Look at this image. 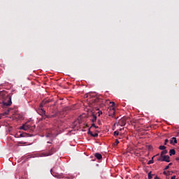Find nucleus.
<instances>
[{"label":"nucleus","mask_w":179,"mask_h":179,"mask_svg":"<svg viewBox=\"0 0 179 179\" xmlns=\"http://www.w3.org/2000/svg\"><path fill=\"white\" fill-rule=\"evenodd\" d=\"M153 178V175L152 174V172L148 173V179Z\"/></svg>","instance_id":"4468645a"},{"label":"nucleus","mask_w":179,"mask_h":179,"mask_svg":"<svg viewBox=\"0 0 179 179\" xmlns=\"http://www.w3.org/2000/svg\"><path fill=\"white\" fill-rule=\"evenodd\" d=\"M52 171H54V169H51V170H50V172H52Z\"/></svg>","instance_id":"5701e85b"},{"label":"nucleus","mask_w":179,"mask_h":179,"mask_svg":"<svg viewBox=\"0 0 179 179\" xmlns=\"http://www.w3.org/2000/svg\"><path fill=\"white\" fill-rule=\"evenodd\" d=\"M0 104H3L4 107H9L12 105V96L8 95L5 91L0 92Z\"/></svg>","instance_id":"f257e3e1"},{"label":"nucleus","mask_w":179,"mask_h":179,"mask_svg":"<svg viewBox=\"0 0 179 179\" xmlns=\"http://www.w3.org/2000/svg\"><path fill=\"white\" fill-rule=\"evenodd\" d=\"M97 120V116H96V115H92V122H96V121Z\"/></svg>","instance_id":"9d476101"},{"label":"nucleus","mask_w":179,"mask_h":179,"mask_svg":"<svg viewBox=\"0 0 179 179\" xmlns=\"http://www.w3.org/2000/svg\"><path fill=\"white\" fill-rule=\"evenodd\" d=\"M169 155H170V156H173V155H176V150L174 149L170 150Z\"/></svg>","instance_id":"1a4fd4ad"},{"label":"nucleus","mask_w":179,"mask_h":179,"mask_svg":"<svg viewBox=\"0 0 179 179\" xmlns=\"http://www.w3.org/2000/svg\"><path fill=\"white\" fill-rule=\"evenodd\" d=\"M45 103H48V101H43L42 103L40 104V108L38 110V114L41 115H45V110L43 109V104H45Z\"/></svg>","instance_id":"f03ea898"},{"label":"nucleus","mask_w":179,"mask_h":179,"mask_svg":"<svg viewBox=\"0 0 179 179\" xmlns=\"http://www.w3.org/2000/svg\"><path fill=\"white\" fill-rule=\"evenodd\" d=\"M152 163H153V162L152 160H150L148 162L149 164H152Z\"/></svg>","instance_id":"6ab92c4d"},{"label":"nucleus","mask_w":179,"mask_h":179,"mask_svg":"<svg viewBox=\"0 0 179 179\" xmlns=\"http://www.w3.org/2000/svg\"><path fill=\"white\" fill-rule=\"evenodd\" d=\"M90 128H95L96 129H97V128H99V127L97 126H96V124H94V123H92Z\"/></svg>","instance_id":"2eb2a0df"},{"label":"nucleus","mask_w":179,"mask_h":179,"mask_svg":"<svg viewBox=\"0 0 179 179\" xmlns=\"http://www.w3.org/2000/svg\"><path fill=\"white\" fill-rule=\"evenodd\" d=\"M169 142V139H165L164 145H167V143Z\"/></svg>","instance_id":"a211bd4d"},{"label":"nucleus","mask_w":179,"mask_h":179,"mask_svg":"<svg viewBox=\"0 0 179 179\" xmlns=\"http://www.w3.org/2000/svg\"><path fill=\"white\" fill-rule=\"evenodd\" d=\"M88 134L91 135V136H93L94 138H97V136H99V134H93L92 131H90V130L88 131Z\"/></svg>","instance_id":"0eeeda50"},{"label":"nucleus","mask_w":179,"mask_h":179,"mask_svg":"<svg viewBox=\"0 0 179 179\" xmlns=\"http://www.w3.org/2000/svg\"><path fill=\"white\" fill-rule=\"evenodd\" d=\"M53 154H54V149L52 148L50 150H49L48 152L42 153L41 155V157H44L45 156H51Z\"/></svg>","instance_id":"7ed1b4c3"},{"label":"nucleus","mask_w":179,"mask_h":179,"mask_svg":"<svg viewBox=\"0 0 179 179\" xmlns=\"http://www.w3.org/2000/svg\"><path fill=\"white\" fill-rule=\"evenodd\" d=\"M167 153V150H164L162 153H161V157L164 156V155H166Z\"/></svg>","instance_id":"f8f14e48"},{"label":"nucleus","mask_w":179,"mask_h":179,"mask_svg":"<svg viewBox=\"0 0 179 179\" xmlns=\"http://www.w3.org/2000/svg\"><path fill=\"white\" fill-rule=\"evenodd\" d=\"M161 158L162 159H159L161 162H166V163H170V157H169V155H164L161 157Z\"/></svg>","instance_id":"20e7f679"},{"label":"nucleus","mask_w":179,"mask_h":179,"mask_svg":"<svg viewBox=\"0 0 179 179\" xmlns=\"http://www.w3.org/2000/svg\"><path fill=\"white\" fill-rule=\"evenodd\" d=\"M119 133L117 131H114V136H118Z\"/></svg>","instance_id":"dca6fc26"},{"label":"nucleus","mask_w":179,"mask_h":179,"mask_svg":"<svg viewBox=\"0 0 179 179\" xmlns=\"http://www.w3.org/2000/svg\"><path fill=\"white\" fill-rule=\"evenodd\" d=\"M155 179H159V177L155 176Z\"/></svg>","instance_id":"412c9836"},{"label":"nucleus","mask_w":179,"mask_h":179,"mask_svg":"<svg viewBox=\"0 0 179 179\" xmlns=\"http://www.w3.org/2000/svg\"><path fill=\"white\" fill-rule=\"evenodd\" d=\"M159 149L160 150H165L166 146H164V145H161V146L159 147Z\"/></svg>","instance_id":"ddd939ff"},{"label":"nucleus","mask_w":179,"mask_h":179,"mask_svg":"<svg viewBox=\"0 0 179 179\" xmlns=\"http://www.w3.org/2000/svg\"><path fill=\"white\" fill-rule=\"evenodd\" d=\"M110 104H112V107H113V108L110 110V115H114V114H115V110L114 109V107H115V103L110 102Z\"/></svg>","instance_id":"39448f33"},{"label":"nucleus","mask_w":179,"mask_h":179,"mask_svg":"<svg viewBox=\"0 0 179 179\" xmlns=\"http://www.w3.org/2000/svg\"><path fill=\"white\" fill-rule=\"evenodd\" d=\"M178 160H179V158H178Z\"/></svg>","instance_id":"393cba45"},{"label":"nucleus","mask_w":179,"mask_h":179,"mask_svg":"<svg viewBox=\"0 0 179 179\" xmlns=\"http://www.w3.org/2000/svg\"><path fill=\"white\" fill-rule=\"evenodd\" d=\"M165 169L167 170V169H169V166H166Z\"/></svg>","instance_id":"4be33fe9"},{"label":"nucleus","mask_w":179,"mask_h":179,"mask_svg":"<svg viewBox=\"0 0 179 179\" xmlns=\"http://www.w3.org/2000/svg\"><path fill=\"white\" fill-rule=\"evenodd\" d=\"M118 143H120V141H118V139H116L114 145H118Z\"/></svg>","instance_id":"f3484780"},{"label":"nucleus","mask_w":179,"mask_h":179,"mask_svg":"<svg viewBox=\"0 0 179 179\" xmlns=\"http://www.w3.org/2000/svg\"><path fill=\"white\" fill-rule=\"evenodd\" d=\"M171 143H177V138H176V137L172 138V139L171 140Z\"/></svg>","instance_id":"9b49d317"},{"label":"nucleus","mask_w":179,"mask_h":179,"mask_svg":"<svg viewBox=\"0 0 179 179\" xmlns=\"http://www.w3.org/2000/svg\"><path fill=\"white\" fill-rule=\"evenodd\" d=\"M48 143H50V142H48Z\"/></svg>","instance_id":"b1692460"},{"label":"nucleus","mask_w":179,"mask_h":179,"mask_svg":"<svg viewBox=\"0 0 179 179\" xmlns=\"http://www.w3.org/2000/svg\"><path fill=\"white\" fill-rule=\"evenodd\" d=\"M29 128H30V125L27 124V123H25L20 127V129H23L24 131H27Z\"/></svg>","instance_id":"423d86ee"},{"label":"nucleus","mask_w":179,"mask_h":179,"mask_svg":"<svg viewBox=\"0 0 179 179\" xmlns=\"http://www.w3.org/2000/svg\"><path fill=\"white\" fill-rule=\"evenodd\" d=\"M95 157H96L98 160H101L103 159V156L100 153H96Z\"/></svg>","instance_id":"6e6552de"},{"label":"nucleus","mask_w":179,"mask_h":179,"mask_svg":"<svg viewBox=\"0 0 179 179\" xmlns=\"http://www.w3.org/2000/svg\"><path fill=\"white\" fill-rule=\"evenodd\" d=\"M98 114H99V115H100L101 114H103V113L101 111H99Z\"/></svg>","instance_id":"aec40b11"}]
</instances>
